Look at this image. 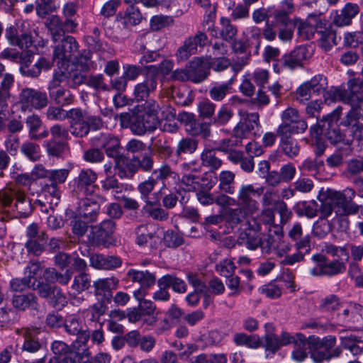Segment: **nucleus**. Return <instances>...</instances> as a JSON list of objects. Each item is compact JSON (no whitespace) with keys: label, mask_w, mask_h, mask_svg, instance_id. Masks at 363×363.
<instances>
[{"label":"nucleus","mask_w":363,"mask_h":363,"mask_svg":"<svg viewBox=\"0 0 363 363\" xmlns=\"http://www.w3.org/2000/svg\"><path fill=\"white\" fill-rule=\"evenodd\" d=\"M248 225L249 228L255 233L253 234L251 232L245 233V245L248 249L255 250L258 247H260L261 235L257 234V232L262 230L261 223L257 222L256 219L252 218L248 221Z\"/></svg>","instance_id":"obj_32"},{"label":"nucleus","mask_w":363,"mask_h":363,"mask_svg":"<svg viewBox=\"0 0 363 363\" xmlns=\"http://www.w3.org/2000/svg\"><path fill=\"white\" fill-rule=\"evenodd\" d=\"M118 279L112 277L105 279H99L96 281L94 286L96 289V293L99 294L110 292L111 290L116 289L118 284Z\"/></svg>","instance_id":"obj_42"},{"label":"nucleus","mask_w":363,"mask_h":363,"mask_svg":"<svg viewBox=\"0 0 363 363\" xmlns=\"http://www.w3.org/2000/svg\"><path fill=\"white\" fill-rule=\"evenodd\" d=\"M61 82L54 75L52 79L48 84L49 95L51 99L61 106L67 105L72 103L73 96L68 90L60 86Z\"/></svg>","instance_id":"obj_20"},{"label":"nucleus","mask_w":363,"mask_h":363,"mask_svg":"<svg viewBox=\"0 0 363 363\" xmlns=\"http://www.w3.org/2000/svg\"><path fill=\"white\" fill-rule=\"evenodd\" d=\"M136 162L135 157L130 160L123 157L118 159L116 167L118 176L121 178H131L138 169Z\"/></svg>","instance_id":"obj_34"},{"label":"nucleus","mask_w":363,"mask_h":363,"mask_svg":"<svg viewBox=\"0 0 363 363\" xmlns=\"http://www.w3.org/2000/svg\"><path fill=\"white\" fill-rule=\"evenodd\" d=\"M67 118L69 119L70 133L80 138L86 136L91 129L98 130L103 125L100 117L90 116L81 108H72L67 111Z\"/></svg>","instance_id":"obj_5"},{"label":"nucleus","mask_w":363,"mask_h":363,"mask_svg":"<svg viewBox=\"0 0 363 363\" xmlns=\"http://www.w3.org/2000/svg\"><path fill=\"white\" fill-rule=\"evenodd\" d=\"M240 121L233 129V138L240 141L248 138L255 126L259 125V114L257 113H248L245 111H239Z\"/></svg>","instance_id":"obj_12"},{"label":"nucleus","mask_w":363,"mask_h":363,"mask_svg":"<svg viewBox=\"0 0 363 363\" xmlns=\"http://www.w3.org/2000/svg\"><path fill=\"white\" fill-rule=\"evenodd\" d=\"M143 211L152 219L160 221L166 220L169 217L168 213L160 207L157 200L147 201L143 207Z\"/></svg>","instance_id":"obj_35"},{"label":"nucleus","mask_w":363,"mask_h":363,"mask_svg":"<svg viewBox=\"0 0 363 363\" xmlns=\"http://www.w3.org/2000/svg\"><path fill=\"white\" fill-rule=\"evenodd\" d=\"M330 230V227L327 219L319 218L313 224V234L318 238H324Z\"/></svg>","instance_id":"obj_62"},{"label":"nucleus","mask_w":363,"mask_h":363,"mask_svg":"<svg viewBox=\"0 0 363 363\" xmlns=\"http://www.w3.org/2000/svg\"><path fill=\"white\" fill-rule=\"evenodd\" d=\"M187 66L190 81L194 83L202 82L210 74L208 62L201 58H194Z\"/></svg>","instance_id":"obj_22"},{"label":"nucleus","mask_w":363,"mask_h":363,"mask_svg":"<svg viewBox=\"0 0 363 363\" xmlns=\"http://www.w3.org/2000/svg\"><path fill=\"white\" fill-rule=\"evenodd\" d=\"M355 195V190L351 188H346L342 191L322 189L318 196L321 203L320 218L327 219L332 214L334 205L337 208L335 211L337 215L356 214L359 211V206L352 201Z\"/></svg>","instance_id":"obj_2"},{"label":"nucleus","mask_w":363,"mask_h":363,"mask_svg":"<svg viewBox=\"0 0 363 363\" xmlns=\"http://www.w3.org/2000/svg\"><path fill=\"white\" fill-rule=\"evenodd\" d=\"M115 230V223L106 220L99 225H91L87 235L89 244L94 247H108L111 244L112 235Z\"/></svg>","instance_id":"obj_8"},{"label":"nucleus","mask_w":363,"mask_h":363,"mask_svg":"<svg viewBox=\"0 0 363 363\" xmlns=\"http://www.w3.org/2000/svg\"><path fill=\"white\" fill-rule=\"evenodd\" d=\"M101 186L104 190H113L116 193H121L124 189L123 184L119 183L118 179L113 175L106 177L101 182Z\"/></svg>","instance_id":"obj_64"},{"label":"nucleus","mask_w":363,"mask_h":363,"mask_svg":"<svg viewBox=\"0 0 363 363\" xmlns=\"http://www.w3.org/2000/svg\"><path fill=\"white\" fill-rule=\"evenodd\" d=\"M127 276L133 282H137L140 286L150 288L154 286L157 281L156 275L147 270L140 271L131 269L128 271Z\"/></svg>","instance_id":"obj_25"},{"label":"nucleus","mask_w":363,"mask_h":363,"mask_svg":"<svg viewBox=\"0 0 363 363\" xmlns=\"http://www.w3.org/2000/svg\"><path fill=\"white\" fill-rule=\"evenodd\" d=\"M279 340L280 342V346L286 345L291 343H294L295 345H303L306 339V337L301 333H296V335L293 336L287 332H283L280 338H279Z\"/></svg>","instance_id":"obj_58"},{"label":"nucleus","mask_w":363,"mask_h":363,"mask_svg":"<svg viewBox=\"0 0 363 363\" xmlns=\"http://www.w3.org/2000/svg\"><path fill=\"white\" fill-rule=\"evenodd\" d=\"M201 164L208 167L211 172H214L220 168L223 164L221 159L216 156L215 150L206 148L201 154Z\"/></svg>","instance_id":"obj_36"},{"label":"nucleus","mask_w":363,"mask_h":363,"mask_svg":"<svg viewBox=\"0 0 363 363\" xmlns=\"http://www.w3.org/2000/svg\"><path fill=\"white\" fill-rule=\"evenodd\" d=\"M97 174L91 169H82L74 179L75 192L77 197L96 195V186Z\"/></svg>","instance_id":"obj_10"},{"label":"nucleus","mask_w":363,"mask_h":363,"mask_svg":"<svg viewBox=\"0 0 363 363\" xmlns=\"http://www.w3.org/2000/svg\"><path fill=\"white\" fill-rule=\"evenodd\" d=\"M263 193L262 187H255L252 184H241L238 190L237 204L228 206L224 211L225 220L232 224H238L250 215L259 210L257 199Z\"/></svg>","instance_id":"obj_1"},{"label":"nucleus","mask_w":363,"mask_h":363,"mask_svg":"<svg viewBox=\"0 0 363 363\" xmlns=\"http://www.w3.org/2000/svg\"><path fill=\"white\" fill-rule=\"evenodd\" d=\"M77 198L79 200L77 209L79 216L89 222L96 221L100 210L99 201L103 199L99 195L84 196Z\"/></svg>","instance_id":"obj_13"},{"label":"nucleus","mask_w":363,"mask_h":363,"mask_svg":"<svg viewBox=\"0 0 363 363\" xmlns=\"http://www.w3.org/2000/svg\"><path fill=\"white\" fill-rule=\"evenodd\" d=\"M222 29L220 32V37L225 41H232L237 34V28L230 23L229 19L221 18Z\"/></svg>","instance_id":"obj_53"},{"label":"nucleus","mask_w":363,"mask_h":363,"mask_svg":"<svg viewBox=\"0 0 363 363\" xmlns=\"http://www.w3.org/2000/svg\"><path fill=\"white\" fill-rule=\"evenodd\" d=\"M311 87L313 94L323 93L327 88V79L321 74H318L311 78V80L306 82Z\"/></svg>","instance_id":"obj_54"},{"label":"nucleus","mask_w":363,"mask_h":363,"mask_svg":"<svg viewBox=\"0 0 363 363\" xmlns=\"http://www.w3.org/2000/svg\"><path fill=\"white\" fill-rule=\"evenodd\" d=\"M308 128L307 123L305 120L299 118L296 122L291 125L286 124H281L277 130L279 132L286 131V135L291 136L293 133L301 134L303 133Z\"/></svg>","instance_id":"obj_43"},{"label":"nucleus","mask_w":363,"mask_h":363,"mask_svg":"<svg viewBox=\"0 0 363 363\" xmlns=\"http://www.w3.org/2000/svg\"><path fill=\"white\" fill-rule=\"evenodd\" d=\"M320 34L319 45L325 51L330 50L335 44L336 34L331 30L325 29L318 32Z\"/></svg>","instance_id":"obj_48"},{"label":"nucleus","mask_w":363,"mask_h":363,"mask_svg":"<svg viewBox=\"0 0 363 363\" xmlns=\"http://www.w3.org/2000/svg\"><path fill=\"white\" fill-rule=\"evenodd\" d=\"M277 133L280 137V147L283 152L289 158L297 156L300 151L297 140L286 135V131L281 133L277 130Z\"/></svg>","instance_id":"obj_26"},{"label":"nucleus","mask_w":363,"mask_h":363,"mask_svg":"<svg viewBox=\"0 0 363 363\" xmlns=\"http://www.w3.org/2000/svg\"><path fill=\"white\" fill-rule=\"evenodd\" d=\"M362 108L360 105L352 106L351 110L347 113L346 118L342 122V125L346 127H351L352 132L356 133L357 131L359 132V135L363 131V125L358 123V120L363 118L362 113Z\"/></svg>","instance_id":"obj_28"},{"label":"nucleus","mask_w":363,"mask_h":363,"mask_svg":"<svg viewBox=\"0 0 363 363\" xmlns=\"http://www.w3.org/2000/svg\"><path fill=\"white\" fill-rule=\"evenodd\" d=\"M200 186V178L195 174L183 175L180 181V187L186 191H194Z\"/></svg>","instance_id":"obj_55"},{"label":"nucleus","mask_w":363,"mask_h":363,"mask_svg":"<svg viewBox=\"0 0 363 363\" xmlns=\"http://www.w3.org/2000/svg\"><path fill=\"white\" fill-rule=\"evenodd\" d=\"M48 27L53 41L57 43L54 46L53 61L56 62L59 67H63L69 63L77 51L78 44L72 36H66L61 39L64 32L62 22L57 16H53L50 18Z\"/></svg>","instance_id":"obj_3"},{"label":"nucleus","mask_w":363,"mask_h":363,"mask_svg":"<svg viewBox=\"0 0 363 363\" xmlns=\"http://www.w3.org/2000/svg\"><path fill=\"white\" fill-rule=\"evenodd\" d=\"M54 76L70 88H76L86 81L85 74L74 63H67L63 69L55 73Z\"/></svg>","instance_id":"obj_14"},{"label":"nucleus","mask_w":363,"mask_h":363,"mask_svg":"<svg viewBox=\"0 0 363 363\" xmlns=\"http://www.w3.org/2000/svg\"><path fill=\"white\" fill-rule=\"evenodd\" d=\"M318 28H322V21L316 16L311 15L298 24V33L304 39H310Z\"/></svg>","instance_id":"obj_24"},{"label":"nucleus","mask_w":363,"mask_h":363,"mask_svg":"<svg viewBox=\"0 0 363 363\" xmlns=\"http://www.w3.org/2000/svg\"><path fill=\"white\" fill-rule=\"evenodd\" d=\"M349 92H347L348 104L357 106L363 102V80L352 79L348 82Z\"/></svg>","instance_id":"obj_27"},{"label":"nucleus","mask_w":363,"mask_h":363,"mask_svg":"<svg viewBox=\"0 0 363 363\" xmlns=\"http://www.w3.org/2000/svg\"><path fill=\"white\" fill-rule=\"evenodd\" d=\"M207 39L208 38L205 33L199 31L194 36L188 38L184 44L194 55L199 46L203 47L206 44Z\"/></svg>","instance_id":"obj_45"},{"label":"nucleus","mask_w":363,"mask_h":363,"mask_svg":"<svg viewBox=\"0 0 363 363\" xmlns=\"http://www.w3.org/2000/svg\"><path fill=\"white\" fill-rule=\"evenodd\" d=\"M160 284L172 287L177 293H184L186 291V285L183 280L174 274H166L160 278Z\"/></svg>","instance_id":"obj_39"},{"label":"nucleus","mask_w":363,"mask_h":363,"mask_svg":"<svg viewBox=\"0 0 363 363\" xmlns=\"http://www.w3.org/2000/svg\"><path fill=\"white\" fill-rule=\"evenodd\" d=\"M99 140L108 157L117 158L119 156L121 147L118 138L111 134H101Z\"/></svg>","instance_id":"obj_31"},{"label":"nucleus","mask_w":363,"mask_h":363,"mask_svg":"<svg viewBox=\"0 0 363 363\" xmlns=\"http://www.w3.org/2000/svg\"><path fill=\"white\" fill-rule=\"evenodd\" d=\"M341 354V349L340 347H335L332 351H327L321 348L313 350L311 352V357L315 363H321L324 360H330L332 358L337 357Z\"/></svg>","instance_id":"obj_41"},{"label":"nucleus","mask_w":363,"mask_h":363,"mask_svg":"<svg viewBox=\"0 0 363 363\" xmlns=\"http://www.w3.org/2000/svg\"><path fill=\"white\" fill-rule=\"evenodd\" d=\"M17 335L22 336L24 342L22 345V350L30 353L37 352L41 347L39 342L38 335L40 333V329L37 327L21 328L16 330Z\"/></svg>","instance_id":"obj_16"},{"label":"nucleus","mask_w":363,"mask_h":363,"mask_svg":"<svg viewBox=\"0 0 363 363\" xmlns=\"http://www.w3.org/2000/svg\"><path fill=\"white\" fill-rule=\"evenodd\" d=\"M55 285H51V284L44 281L42 279H39L38 281L33 282L31 285V289L36 291L38 294L43 298H48L51 297V293Z\"/></svg>","instance_id":"obj_50"},{"label":"nucleus","mask_w":363,"mask_h":363,"mask_svg":"<svg viewBox=\"0 0 363 363\" xmlns=\"http://www.w3.org/2000/svg\"><path fill=\"white\" fill-rule=\"evenodd\" d=\"M157 184V179L149 177L147 180L141 182L138 186V191L140 194L141 199L144 201L145 204L147 201H151L149 198L150 194L154 189Z\"/></svg>","instance_id":"obj_51"},{"label":"nucleus","mask_w":363,"mask_h":363,"mask_svg":"<svg viewBox=\"0 0 363 363\" xmlns=\"http://www.w3.org/2000/svg\"><path fill=\"white\" fill-rule=\"evenodd\" d=\"M56 0H37L36 11L41 18L45 17L49 13L56 9L55 4Z\"/></svg>","instance_id":"obj_57"},{"label":"nucleus","mask_w":363,"mask_h":363,"mask_svg":"<svg viewBox=\"0 0 363 363\" xmlns=\"http://www.w3.org/2000/svg\"><path fill=\"white\" fill-rule=\"evenodd\" d=\"M160 123L159 116L141 113L133 118L130 128L133 133L141 135L147 131L156 130Z\"/></svg>","instance_id":"obj_15"},{"label":"nucleus","mask_w":363,"mask_h":363,"mask_svg":"<svg viewBox=\"0 0 363 363\" xmlns=\"http://www.w3.org/2000/svg\"><path fill=\"white\" fill-rule=\"evenodd\" d=\"M30 62V57L21 58L20 72L23 76L35 78L40 75L42 70L50 69L52 67V63L44 57H40L32 67H29Z\"/></svg>","instance_id":"obj_19"},{"label":"nucleus","mask_w":363,"mask_h":363,"mask_svg":"<svg viewBox=\"0 0 363 363\" xmlns=\"http://www.w3.org/2000/svg\"><path fill=\"white\" fill-rule=\"evenodd\" d=\"M91 286L89 276L85 273H81L74 279L72 288L77 292H82L87 290Z\"/></svg>","instance_id":"obj_59"},{"label":"nucleus","mask_w":363,"mask_h":363,"mask_svg":"<svg viewBox=\"0 0 363 363\" xmlns=\"http://www.w3.org/2000/svg\"><path fill=\"white\" fill-rule=\"evenodd\" d=\"M312 53L306 46H298L282 57L283 65L294 69L302 65V62L311 57Z\"/></svg>","instance_id":"obj_21"},{"label":"nucleus","mask_w":363,"mask_h":363,"mask_svg":"<svg viewBox=\"0 0 363 363\" xmlns=\"http://www.w3.org/2000/svg\"><path fill=\"white\" fill-rule=\"evenodd\" d=\"M198 147V141L190 137L182 138L179 140L175 153L178 157L183 155H191L196 150Z\"/></svg>","instance_id":"obj_37"},{"label":"nucleus","mask_w":363,"mask_h":363,"mask_svg":"<svg viewBox=\"0 0 363 363\" xmlns=\"http://www.w3.org/2000/svg\"><path fill=\"white\" fill-rule=\"evenodd\" d=\"M235 174L230 170H223L218 177V188L222 194H233L235 192Z\"/></svg>","instance_id":"obj_30"},{"label":"nucleus","mask_w":363,"mask_h":363,"mask_svg":"<svg viewBox=\"0 0 363 363\" xmlns=\"http://www.w3.org/2000/svg\"><path fill=\"white\" fill-rule=\"evenodd\" d=\"M48 99L45 92L32 89H23L19 95V104L23 111L42 109L47 106Z\"/></svg>","instance_id":"obj_11"},{"label":"nucleus","mask_w":363,"mask_h":363,"mask_svg":"<svg viewBox=\"0 0 363 363\" xmlns=\"http://www.w3.org/2000/svg\"><path fill=\"white\" fill-rule=\"evenodd\" d=\"M341 112L342 108L337 107L333 113L312 125L310 128L311 137L318 138L324 135L333 144L342 143L350 147V140L345 139V135L340 132L337 125Z\"/></svg>","instance_id":"obj_4"},{"label":"nucleus","mask_w":363,"mask_h":363,"mask_svg":"<svg viewBox=\"0 0 363 363\" xmlns=\"http://www.w3.org/2000/svg\"><path fill=\"white\" fill-rule=\"evenodd\" d=\"M259 220L267 225H269V229L273 230V233L277 238H279L281 233V228L279 225H273L274 222V213L272 208H267L264 209L259 216Z\"/></svg>","instance_id":"obj_44"},{"label":"nucleus","mask_w":363,"mask_h":363,"mask_svg":"<svg viewBox=\"0 0 363 363\" xmlns=\"http://www.w3.org/2000/svg\"><path fill=\"white\" fill-rule=\"evenodd\" d=\"M72 276V272L70 269H67L65 273H61L54 267L46 268L43 274V277L46 282L50 284L58 282L62 285H67Z\"/></svg>","instance_id":"obj_29"},{"label":"nucleus","mask_w":363,"mask_h":363,"mask_svg":"<svg viewBox=\"0 0 363 363\" xmlns=\"http://www.w3.org/2000/svg\"><path fill=\"white\" fill-rule=\"evenodd\" d=\"M157 86L156 77L153 75L147 76L145 79L135 85L133 96L137 101H145L150 94L154 92Z\"/></svg>","instance_id":"obj_23"},{"label":"nucleus","mask_w":363,"mask_h":363,"mask_svg":"<svg viewBox=\"0 0 363 363\" xmlns=\"http://www.w3.org/2000/svg\"><path fill=\"white\" fill-rule=\"evenodd\" d=\"M359 12V6L357 4L347 3L341 10L331 13L332 22L337 27L350 26Z\"/></svg>","instance_id":"obj_17"},{"label":"nucleus","mask_w":363,"mask_h":363,"mask_svg":"<svg viewBox=\"0 0 363 363\" xmlns=\"http://www.w3.org/2000/svg\"><path fill=\"white\" fill-rule=\"evenodd\" d=\"M21 152L28 160L33 162L39 160L41 157L39 145L33 142L27 141L23 143L21 146Z\"/></svg>","instance_id":"obj_46"},{"label":"nucleus","mask_w":363,"mask_h":363,"mask_svg":"<svg viewBox=\"0 0 363 363\" xmlns=\"http://www.w3.org/2000/svg\"><path fill=\"white\" fill-rule=\"evenodd\" d=\"M199 201L202 205H211L215 203L216 205L222 208V213L224 216V211L228 206H233L237 204L235 198L225 194H219L216 197L209 192L199 191L196 194Z\"/></svg>","instance_id":"obj_18"},{"label":"nucleus","mask_w":363,"mask_h":363,"mask_svg":"<svg viewBox=\"0 0 363 363\" xmlns=\"http://www.w3.org/2000/svg\"><path fill=\"white\" fill-rule=\"evenodd\" d=\"M289 236L294 241H296V247L298 250L304 248L309 245L310 238L308 236H303V230L300 223H295L289 231Z\"/></svg>","instance_id":"obj_38"},{"label":"nucleus","mask_w":363,"mask_h":363,"mask_svg":"<svg viewBox=\"0 0 363 363\" xmlns=\"http://www.w3.org/2000/svg\"><path fill=\"white\" fill-rule=\"evenodd\" d=\"M234 81V77H230L226 83L214 86L209 90L210 97L216 101L223 100L230 89Z\"/></svg>","instance_id":"obj_40"},{"label":"nucleus","mask_w":363,"mask_h":363,"mask_svg":"<svg viewBox=\"0 0 363 363\" xmlns=\"http://www.w3.org/2000/svg\"><path fill=\"white\" fill-rule=\"evenodd\" d=\"M311 260L312 263L308 267V272L313 277H332L342 273L346 269L344 262L340 260L328 262L326 257L320 254L314 255Z\"/></svg>","instance_id":"obj_7"},{"label":"nucleus","mask_w":363,"mask_h":363,"mask_svg":"<svg viewBox=\"0 0 363 363\" xmlns=\"http://www.w3.org/2000/svg\"><path fill=\"white\" fill-rule=\"evenodd\" d=\"M234 342L238 346H247L251 348H256L259 346V339L253 335H247L243 333H237L233 337Z\"/></svg>","instance_id":"obj_49"},{"label":"nucleus","mask_w":363,"mask_h":363,"mask_svg":"<svg viewBox=\"0 0 363 363\" xmlns=\"http://www.w3.org/2000/svg\"><path fill=\"white\" fill-rule=\"evenodd\" d=\"M135 242L138 245L146 244L152 238V233L148 230V226L145 224L138 225L135 230Z\"/></svg>","instance_id":"obj_61"},{"label":"nucleus","mask_w":363,"mask_h":363,"mask_svg":"<svg viewBox=\"0 0 363 363\" xmlns=\"http://www.w3.org/2000/svg\"><path fill=\"white\" fill-rule=\"evenodd\" d=\"M173 23L172 17L168 16H154L150 20V28L152 30H159Z\"/></svg>","instance_id":"obj_63"},{"label":"nucleus","mask_w":363,"mask_h":363,"mask_svg":"<svg viewBox=\"0 0 363 363\" xmlns=\"http://www.w3.org/2000/svg\"><path fill=\"white\" fill-rule=\"evenodd\" d=\"M26 238L25 247L29 254L39 256L44 252L48 236L44 231L39 230L38 224L33 223L27 227Z\"/></svg>","instance_id":"obj_9"},{"label":"nucleus","mask_w":363,"mask_h":363,"mask_svg":"<svg viewBox=\"0 0 363 363\" xmlns=\"http://www.w3.org/2000/svg\"><path fill=\"white\" fill-rule=\"evenodd\" d=\"M325 102H333L336 101H342L345 104H348L347 91L340 89H331L325 94Z\"/></svg>","instance_id":"obj_60"},{"label":"nucleus","mask_w":363,"mask_h":363,"mask_svg":"<svg viewBox=\"0 0 363 363\" xmlns=\"http://www.w3.org/2000/svg\"><path fill=\"white\" fill-rule=\"evenodd\" d=\"M342 347L350 350L353 354L357 355L363 351V341L355 336H347L341 338Z\"/></svg>","instance_id":"obj_47"},{"label":"nucleus","mask_w":363,"mask_h":363,"mask_svg":"<svg viewBox=\"0 0 363 363\" xmlns=\"http://www.w3.org/2000/svg\"><path fill=\"white\" fill-rule=\"evenodd\" d=\"M0 205L3 207L12 206L23 217H28L33 211L30 199L20 189L0 190Z\"/></svg>","instance_id":"obj_6"},{"label":"nucleus","mask_w":363,"mask_h":363,"mask_svg":"<svg viewBox=\"0 0 363 363\" xmlns=\"http://www.w3.org/2000/svg\"><path fill=\"white\" fill-rule=\"evenodd\" d=\"M63 325L66 332L71 335H76L81 331L82 323L79 318L69 315L64 320Z\"/></svg>","instance_id":"obj_52"},{"label":"nucleus","mask_w":363,"mask_h":363,"mask_svg":"<svg viewBox=\"0 0 363 363\" xmlns=\"http://www.w3.org/2000/svg\"><path fill=\"white\" fill-rule=\"evenodd\" d=\"M37 297L31 294L15 295L12 298L13 306L19 311H25L27 308H36L38 306Z\"/></svg>","instance_id":"obj_33"},{"label":"nucleus","mask_w":363,"mask_h":363,"mask_svg":"<svg viewBox=\"0 0 363 363\" xmlns=\"http://www.w3.org/2000/svg\"><path fill=\"white\" fill-rule=\"evenodd\" d=\"M340 304L339 298L330 294L320 300L319 308L324 311L332 312L337 310Z\"/></svg>","instance_id":"obj_56"}]
</instances>
